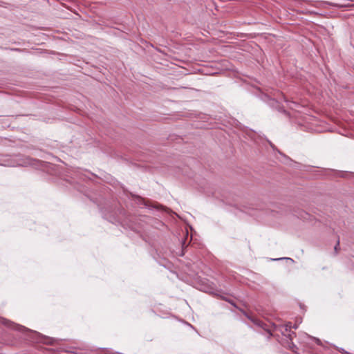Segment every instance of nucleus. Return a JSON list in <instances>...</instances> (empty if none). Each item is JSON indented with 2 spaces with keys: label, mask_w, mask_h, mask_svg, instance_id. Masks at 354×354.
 <instances>
[{
  "label": "nucleus",
  "mask_w": 354,
  "mask_h": 354,
  "mask_svg": "<svg viewBox=\"0 0 354 354\" xmlns=\"http://www.w3.org/2000/svg\"><path fill=\"white\" fill-rule=\"evenodd\" d=\"M339 245V241H338V242H337V243L336 244V245L335 246V250L336 252H337Z\"/></svg>",
  "instance_id": "f257e3e1"
}]
</instances>
